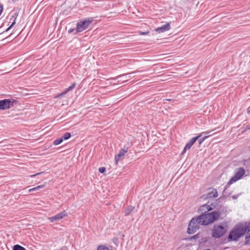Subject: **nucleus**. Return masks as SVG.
I'll list each match as a JSON object with an SVG mask.
<instances>
[{
    "label": "nucleus",
    "instance_id": "f257e3e1",
    "mask_svg": "<svg viewBox=\"0 0 250 250\" xmlns=\"http://www.w3.org/2000/svg\"><path fill=\"white\" fill-rule=\"evenodd\" d=\"M212 206L213 205H209L206 204L201 206L199 208V210L202 213L199 215V219H202V223L204 224V226L208 225L218 220L222 214L220 210L210 211L215 207V206Z\"/></svg>",
    "mask_w": 250,
    "mask_h": 250
},
{
    "label": "nucleus",
    "instance_id": "f03ea898",
    "mask_svg": "<svg viewBox=\"0 0 250 250\" xmlns=\"http://www.w3.org/2000/svg\"><path fill=\"white\" fill-rule=\"evenodd\" d=\"M247 229V228L243 225H238L230 231L228 239L230 241H237L246 233Z\"/></svg>",
    "mask_w": 250,
    "mask_h": 250
},
{
    "label": "nucleus",
    "instance_id": "7ed1b4c3",
    "mask_svg": "<svg viewBox=\"0 0 250 250\" xmlns=\"http://www.w3.org/2000/svg\"><path fill=\"white\" fill-rule=\"evenodd\" d=\"M200 226H204V224L202 223V219H199V215L193 218L188 224V233L190 234L194 233L199 229Z\"/></svg>",
    "mask_w": 250,
    "mask_h": 250
},
{
    "label": "nucleus",
    "instance_id": "20e7f679",
    "mask_svg": "<svg viewBox=\"0 0 250 250\" xmlns=\"http://www.w3.org/2000/svg\"><path fill=\"white\" fill-rule=\"evenodd\" d=\"M227 226L225 224H215L211 231L212 237L215 238H219L222 237L227 231Z\"/></svg>",
    "mask_w": 250,
    "mask_h": 250
},
{
    "label": "nucleus",
    "instance_id": "39448f33",
    "mask_svg": "<svg viewBox=\"0 0 250 250\" xmlns=\"http://www.w3.org/2000/svg\"><path fill=\"white\" fill-rule=\"evenodd\" d=\"M245 173V170L243 168H238L235 172L234 175L230 179L229 181L228 182L227 185L225 186V189L223 192V196L227 198L229 195L226 194V190L233 183L236 182L243 176Z\"/></svg>",
    "mask_w": 250,
    "mask_h": 250
},
{
    "label": "nucleus",
    "instance_id": "423d86ee",
    "mask_svg": "<svg viewBox=\"0 0 250 250\" xmlns=\"http://www.w3.org/2000/svg\"><path fill=\"white\" fill-rule=\"evenodd\" d=\"M92 21L93 18H88L79 21L76 24V31L75 34L81 32L87 29Z\"/></svg>",
    "mask_w": 250,
    "mask_h": 250
},
{
    "label": "nucleus",
    "instance_id": "0eeeda50",
    "mask_svg": "<svg viewBox=\"0 0 250 250\" xmlns=\"http://www.w3.org/2000/svg\"><path fill=\"white\" fill-rule=\"evenodd\" d=\"M210 132H203L198 135V136L193 137L191 138L190 141L186 145L183 151H182L181 154H183L187 150H189L192 146L195 143L196 141L200 137H201L203 134H207L209 133Z\"/></svg>",
    "mask_w": 250,
    "mask_h": 250
},
{
    "label": "nucleus",
    "instance_id": "6e6552de",
    "mask_svg": "<svg viewBox=\"0 0 250 250\" xmlns=\"http://www.w3.org/2000/svg\"><path fill=\"white\" fill-rule=\"evenodd\" d=\"M14 100L13 99H4L0 100V109L5 110L10 108L14 105Z\"/></svg>",
    "mask_w": 250,
    "mask_h": 250
},
{
    "label": "nucleus",
    "instance_id": "1a4fd4ad",
    "mask_svg": "<svg viewBox=\"0 0 250 250\" xmlns=\"http://www.w3.org/2000/svg\"><path fill=\"white\" fill-rule=\"evenodd\" d=\"M67 216V214L65 210L60 212L54 216L50 217L48 218L50 221L53 223L55 221L60 220L64 217Z\"/></svg>",
    "mask_w": 250,
    "mask_h": 250
},
{
    "label": "nucleus",
    "instance_id": "9d476101",
    "mask_svg": "<svg viewBox=\"0 0 250 250\" xmlns=\"http://www.w3.org/2000/svg\"><path fill=\"white\" fill-rule=\"evenodd\" d=\"M127 152V148L121 149L118 154L115 156V160L117 163L118 161L122 160L124 158L125 154Z\"/></svg>",
    "mask_w": 250,
    "mask_h": 250
},
{
    "label": "nucleus",
    "instance_id": "9b49d317",
    "mask_svg": "<svg viewBox=\"0 0 250 250\" xmlns=\"http://www.w3.org/2000/svg\"><path fill=\"white\" fill-rule=\"evenodd\" d=\"M170 28V24L167 23L166 24L162 25L161 27H159L155 29V31L159 33H164L166 31H168Z\"/></svg>",
    "mask_w": 250,
    "mask_h": 250
},
{
    "label": "nucleus",
    "instance_id": "f8f14e48",
    "mask_svg": "<svg viewBox=\"0 0 250 250\" xmlns=\"http://www.w3.org/2000/svg\"><path fill=\"white\" fill-rule=\"evenodd\" d=\"M218 192L216 189L210 188L208 189L207 197L209 198H216L218 196Z\"/></svg>",
    "mask_w": 250,
    "mask_h": 250
},
{
    "label": "nucleus",
    "instance_id": "ddd939ff",
    "mask_svg": "<svg viewBox=\"0 0 250 250\" xmlns=\"http://www.w3.org/2000/svg\"><path fill=\"white\" fill-rule=\"evenodd\" d=\"M76 85L75 83H73L71 85L66 88L62 92L59 94L56 97H61L66 94L68 92L73 89Z\"/></svg>",
    "mask_w": 250,
    "mask_h": 250
},
{
    "label": "nucleus",
    "instance_id": "4468645a",
    "mask_svg": "<svg viewBox=\"0 0 250 250\" xmlns=\"http://www.w3.org/2000/svg\"><path fill=\"white\" fill-rule=\"evenodd\" d=\"M136 72V71H134V72H132L131 73L118 76L116 77L115 78H113V79L114 80H118L119 78H120L121 77H125V80H123V82H126L128 79H130V78H131V76H130V75L133 74Z\"/></svg>",
    "mask_w": 250,
    "mask_h": 250
},
{
    "label": "nucleus",
    "instance_id": "2eb2a0df",
    "mask_svg": "<svg viewBox=\"0 0 250 250\" xmlns=\"http://www.w3.org/2000/svg\"><path fill=\"white\" fill-rule=\"evenodd\" d=\"M135 207L132 206H129L125 208V216L129 215L131 212L134 209Z\"/></svg>",
    "mask_w": 250,
    "mask_h": 250
},
{
    "label": "nucleus",
    "instance_id": "dca6fc26",
    "mask_svg": "<svg viewBox=\"0 0 250 250\" xmlns=\"http://www.w3.org/2000/svg\"><path fill=\"white\" fill-rule=\"evenodd\" d=\"M245 244L246 245H250V227L248 228L245 236Z\"/></svg>",
    "mask_w": 250,
    "mask_h": 250
},
{
    "label": "nucleus",
    "instance_id": "f3484780",
    "mask_svg": "<svg viewBox=\"0 0 250 250\" xmlns=\"http://www.w3.org/2000/svg\"><path fill=\"white\" fill-rule=\"evenodd\" d=\"M18 16V14L17 13H15L11 16L10 19V21L12 22L11 27H13L15 24Z\"/></svg>",
    "mask_w": 250,
    "mask_h": 250
},
{
    "label": "nucleus",
    "instance_id": "a211bd4d",
    "mask_svg": "<svg viewBox=\"0 0 250 250\" xmlns=\"http://www.w3.org/2000/svg\"><path fill=\"white\" fill-rule=\"evenodd\" d=\"M212 131V130L211 131H209V132H210L209 133L207 134H205V136H204L203 138H201L199 140V145H201L206 139H207L208 137H209L210 136H211V135L209 134L210 133H211V132Z\"/></svg>",
    "mask_w": 250,
    "mask_h": 250
},
{
    "label": "nucleus",
    "instance_id": "6ab92c4d",
    "mask_svg": "<svg viewBox=\"0 0 250 250\" xmlns=\"http://www.w3.org/2000/svg\"><path fill=\"white\" fill-rule=\"evenodd\" d=\"M44 187V185L38 186H37L36 187H35V188H32L29 189V192H32V191H36V190H38L39 189L43 188Z\"/></svg>",
    "mask_w": 250,
    "mask_h": 250
},
{
    "label": "nucleus",
    "instance_id": "aec40b11",
    "mask_svg": "<svg viewBox=\"0 0 250 250\" xmlns=\"http://www.w3.org/2000/svg\"><path fill=\"white\" fill-rule=\"evenodd\" d=\"M13 250H26L24 247L19 245H15L14 246Z\"/></svg>",
    "mask_w": 250,
    "mask_h": 250
},
{
    "label": "nucleus",
    "instance_id": "412c9836",
    "mask_svg": "<svg viewBox=\"0 0 250 250\" xmlns=\"http://www.w3.org/2000/svg\"><path fill=\"white\" fill-rule=\"evenodd\" d=\"M63 138L62 137L58 138L54 141L53 144L55 146L60 145L62 141Z\"/></svg>",
    "mask_w": 250,
    "mask_h": 250
},
{
    "label": "nucleus",
    "instance_id": "4be33fe9",
    "mask_svg": "<svg viewBox=\"0 0 250 250\" xmlns=\"http://www.w3.org/2000/svg\"><path fill=\"white\" fill-rule=\"evenodd\" d=\"M70 137L71 134L69 132H66L62 137L63 138V140H67L70 138Z\"/></svg>",
    "mask_w": 250,
    "mask_h": 250
},
{
    "label": "nucleus",
    "instance_id": "5701e85b",
    "mask_svg": "<svg viewBox=\"0 0 250 250\" xmlns=\"http://www.w3.org/2000/svg\"><path fill=\"white\" fill-rule=\"evenodd\" d=\"M97 250H109V248L105 246L100 245L97 248Z\"/></svg>",
    "mask_w": 250,
    "mask_h": 250
},
{
    "label": "nucleus",
    "instance_id": "b1692460",
    "mask_svg": "<svg viewBox=\"0 0 250 250\" xmlns=\"http://www.w3.org/2000/svg\"><path fill=\"white\" fill-rule=\"evenodd\" d=\"M199 237H200V234L199 233H197L196 235H194L193 236H192L190 238V239H193L196 240V239H198Z\"/></svg>",
    "mask_w": 250,
    "mask_h": 250
},
{
    "label": "nucleus",
    "instance_id": "393cba45",
    "mask_svg": "<svg viewBox=\"0 0 250 250\" xmlns=\"http://www.w3.org/2000/svg\"><path fill=\"white\" fill-rule=\"evenodd\" d=\"M105 171V168L104 167H101L99 168V171L101 173H103Z\"/></svg>",
    "mask_w": 250,
    "mask_h": 250
},
{
    "label": "nucleus",
    "instance_id": "a878e982",
    "mask_svg": "<svg viewBox=\"0 0 250 250\" xmlns=\"http://www.w3.org/2000/svg\"><path fill=\"white\" fill-rule=\"evenodd\" d=\"M149 33V31H146V32L140 31V32H139V35H146L148 34Z\"/></svg>",
    "mask_w": 250,
    "mask_h": 250
},
{
    "label": "nucleus",
    "instance_id": "bb28decb",
    "mask_svg": "<svg viewBox=\"0 0 250 250\" xmlns=\"http://www.w3.org/2000/svg\"><path fill=\"white\" fill-rule=\"evenodd\" d=\"M42 172H39V173H36V174H35L30 175V177H31V178H32V177H35V176H37V175H40V174H42Z\"/></svg>",
    "mask_w": 250,
    "mask_h": 250
},
{
    "label": "nucleus",
    "instance_id": "cd10ccee",
    "mask_svg": "<svg viewBox=\"0 0 250 250\" xmlns=\"http://www.w3.org/2000/svg\"><path fill=\"white\" fill-rule=\"evenodd\" d=\"M76 29H73V28H70L68 30V33H72L73 31H74Z\"/></svg>",
    "mask_w": 250,
    "mask_h": 250
},
{
    "label": "nucleus",
    "instance_id": "c85d7f7f",
    "mask_svg": "<svg viewBox=\"0 0 250 250\" xmlns=\"http://www.w3.org/2000/svg\"><path fill=\"white\" fill-rule=\"evenodd\" d=\"M237 197H238V195H234V196H232V198H233V199H237Z\"/></svg>",
    "mask_w": 250,
    "mask_h": 250
},
{
    "label": "nucleus",
    "instance_id": "c756f323",
    "mask_svg": "<svg viewBox=\"0 0 250 250\" xmlns=\"http://www.w3.org/2000/svg\"><path fill=\"white\" fill-rule=\"evenodd\" d=\"M12 27H11V25L7 28V29L6 30V31H7L8 30H9Z\"/></svg>",
    "mask_w": 250,
    "mask_h": 250
},
{
    "label": "nucleus",
    "instance_id": "7c9ffc66",
    "mask_svg": "<svg viewBox=\"0 0 250 250\" xmlns=\"http://www.w3.org/2000/svg\"><path fill=\"white\" fill-rule=\"evenodd\" d=\"M122 78H123L122 80H121V81H119L118 82H120V81H123V80H125V77H122Z\"/></svg>",
    "mask_w": 250,
    "mask_h": 250
},
{
    "label": "nucleus",
    "instance_id": "2f4dec72",
    "mask_svg": "<svg viewBox=\"0 0 250 250\" xmlns=\"http://www.w3.org/2000/svg\"><path fill=\"white\" fill-rule=\"evenodd\" d=\"M166 101H170V99H166Z\"/></svg>",
    "mask_w": 250,
    "mask_h": 250
},
{
    "label": "nucleus",
    "instance_id": "473e14b6",
    "mask_svg": "<svg viewBox=\"0 0 250 250\" xmlns=\"http://www.w3.org/2000/svg\"><path fill=\"white\" fill-rule=\"evenodd\" d=\"M210 250V249H207V250Z\"/></svg>",
    "mask_w": 250,
    "mask_h": 250
},
{
    "label": "nucleus",
    "instance_id": "72a5a7b5",
    "mask_svg": "<svg viewBox=\"0 0 250 250\" xmlns=\"http://www.w3.org/2000/svg\"><path fill=\"white\" fill-rule=\"evenodd\" d=\"M249 112H250V110L248 111Z\"/></svg>",
    "mask_w": 250,
    "mask_h": 250
}]
</instances>
